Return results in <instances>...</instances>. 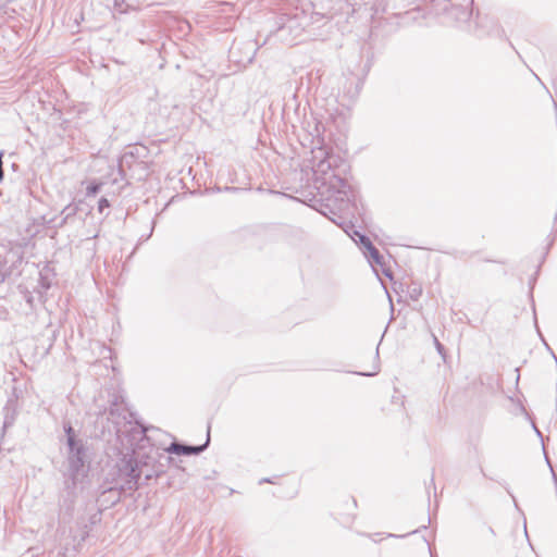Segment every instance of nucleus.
Returning a JSON list of instances; mask_svg holds the SVG:
<instances>
[{
  "label": "nucleus",
  "mask_w": 557,
  "mask_h": 557,
  "mask_svg": "<svg viewBox=\"0 0 557 557\" xmlns=\"http://www.w3.org/2000/svg\"><path fill=\"white\" fill-rule=\"evenodd\" d=\"M313 186L321 200V206L335 214L346 209L354 198V190L345 177L346 160L325 146L311 150Z\"/></svg>",
  "instance_id": "nucleus-1"
},
{
  "label": "nucleus",
  "mask_w": 557,
  "mask_h": 557,
  "mask_svg": "<svg viewBox=\"0 0 557 557\" xmlns=\"http://www.w3.org/2000/svg\"><path fill=\"white\" fill-rule=\"evenodd\" d=\"M63 428L69 446V471L72 479L76 480L79 474L84 473L85 466L88 461V448L82 438L76 437L74 429L70 423H64Z\"/></svg>",
  "instance_id": "nucleus-2"
},
{
  "label": "nucleus",
  "mask_w": 557,
  "mask_h": 557,
  "mask_svg": "<svg viewBox=\"0 0 557 557\" xmlns=\"http://www.w3.org/2000/svg\"><path fill=\"white\" fill-rule=\"evenodd\" d=\"M147 154L148 149L145 146L131 147L119 160L120 171L123 173L128 171L133 177L144 180L149 173V162L145 159Z\"/></svg>",
  "instance_id": "nucleus-3"
},
{
  "label": "nucleus",
  "mask_w": 557,
  "mask_h": 557,
  "mask_svg": "<svg viewBox=\"0 0 557 557\" xmlns=\"http://www.w3.org/2000/svg\"><path fill=\"white\" fill-rule=\"evenodd\" d=\"M314 15L309 16L306 12H296L293 16L285 18L278 28L280 36L287 44L293 45L296 42L306 27L309 25V21L313 20Z\"/></svg>",
  "instance_id": "nucleus-4"
},
{
  "label": "nucleus",
  "mask_w": 557,
  "mask_h": 557,
  "mask_svg": "<svg viewBox=\"0 0 557 557\" xmlns=\"http://www.w3.org/2000/svg\"><path fill=\"white\" fill-rule=\"evenodd\" d=\"M210 441V435L208 434L207 441L203 445L199 446H190V445H184L180 443H172L165 450L170 454H176V455H198L202 453Z\"/></svg>",
  "instance_id": "nucleus-5"
},
{
  "label": "nucleus",
  "mask_w": 557,
  "mask_h": 557,
  "mask_svg": "<svg viewBox=\"0 0 557 557\" xmlns=\"http://www.w3.org/2000/svg\"><path fill=\"white\" fill-rule=\"evenodd\" d=\"M125 470L127 471V480L124 490H136L138 487V480L140 478L141 471L138 469L137 463H133V460L129 459L125 465Z\"/></svg>",
  "instance_id": "nucleus-6"
},
{
  "label": "nucleus",
  "mask_w": 557,
  "mask_h": 557,
  "mask_svg": "<svg viewBox=\"0 0 557 557\" xmlns=\"http://www.w3.org/2000/svg\"><path fill=\"white\" fill-rule=\"evenodd\" d=\"M360 244L368 250L369 257L372 262H374L377 265H383V257L380 255L379 250L373 246L369 237L360 236Z\"/></svg>",
  "instance_id": "nucleus-7"
},
{
  "label": "nucleus",
  "mask_w": 557,
  "mask_h": 557,
  "mask_svg": "<svg viewBox=\"0 0 557 557\" xmlns=\"http://www.w3.org/2000/svg\"><path fill=\"white\" fill-rule=\"evenodd\" d=\"M3 411H4L3 428L5 429V428L11 426L15 421L16 413H17L16 400L10 398L7 401V404L3 408Z\"/></svg>",
  "instance_id": "nucleus-8"
},
{
  "label": "nucleus",
  "mask_w": 557,
  "mask_h": 557,
  "mask_svg": "<svg viewBox=\"0 0 557 557\" xmlns=\"http://www.w3.org/2000/svg\"><path fill=\"white\" fill-rule=\"evenodd\" d=\"M101 186H102L101 183H91L86 188V196L91 197V196L97 195L99 193Z\"/></svg>",
  "instance_id": "nucleus-9"
},
{
  "label": "nucleus",
  "mask_w": 557,
  "mask_h": 557,
  "mask_svg": "<svg viewBox=\"0 0 557 557\" xmlns=\"http://www.w3.org/2000/svg\"><path fill=\"white\" fill-rule=\"evenodd\" d=\"M110 207V203L108 201L107 198H100V200L98 201V211L100 213H102L104 211V209L109 208Z\"/></svg>",
  "instance_id": "nucleus-10"
},
{
  "label": "nucleus",
  "mask_w": 557,
  "mask_h": 557,
  "mask_svg": "<svg viewBox=\"0 0 557 557\" xmlns=\"http://www.w3.org/2000/svg\"><path fill=\"white\" fill-rule=\"evenodd\" d=\"M433 342H434V345H435V348H436L437 352L440 355L444 356L445 348H444V346L441 344V342L437 339V337L435 335H433Z\"/></svg>",
  "instance_id": "nucleus-11"
},
{
  "label": "nucleus",
  "mask_w": 557,
  "mask_h": 557,
  "mask_svg": "<svg viewBox=\"0 0 557 557\" xmlns=\"http://www.w3.org/2000/svg\"><path fill=\"white\" fill-rule=\"evenodd\" d=\"M346 233L351 237V239L356 243H360V236H363L361 233H359L358 231H354L352 234L349 233L348 231H346Z\"/></svg>",
  "instance_id": "nucleus-12"
},
{
  "label": "nucleus",
  "mask_w": 557,
  "mask_h": 557,
  "mask_svg": "<svg viewBox=\"0 0 557 557\" xmlns=\"http://www.w3.org/2000/svg\"><path fill=\"white\" fill-rule=\"evenodd\" d=\"M2 153H0V182L3 180V168H2Z\"/></svg>",
  "instance_id": "nucleus-13"
},
{
  "label": "nucleus",
  "mask_w": 557,
  "mask_h": 557,
  "mask_svg": "<svg viewBox=\"0 0 557 557\" xmlns=\"http://www.w3.org/2000/svg\"><path fill=\"white\" fill-rule=\"evenodd\" d=\"M260 483H272V481L270 479L264 478L260 481Z\"/></svg>",
  "instance_id": "nucleus-14"
},
{
  "label": "nucleus",
  "mask_w": 557,
  "mask_h": 557,
  "mask_svg": "<svg viewBox=\"0 0 557 557\" xmlns=\"http://www.w3.org/2000/svg\"><path fill=\"white\" fill-rule=\"evenodd\" d=\"M376 372H373V373H360L361 375H368V376H371V375H374Z\"/></svg>",
  "instance_id": "nucleus-15"
},
{
  "label": "nucleus",
  "mask_w": 557,
  "mask_h": 557,
  "mask_svg": "<svg viewBox=\"0 0 557 557\" xmlns=\"http://www.w3.org/2000/svg\"><path fill=\"white\" fill-rule=\"evenodd\" d=\"M320 212L323 213V215H327L326 211L320 210Z\"/></svg>",
  "instance_id": "nucleus-16"
},
{
  "label": "nucleus",
  "mask_w": 557,
  "mask_h": 557,
  "mask_svg": "<svg viewBox=\"0 0 557 557\" xmlns=\"http://www.w3.org/2000/svg\"><path fill=\"white\" fill-rule=\"evenodd\" d=\"M74 212H75V209H72V210L67 213V215H70L71 213H74Z\"/></svg>",
  "instance_id": "nucleus-17"
}]
</instances>
